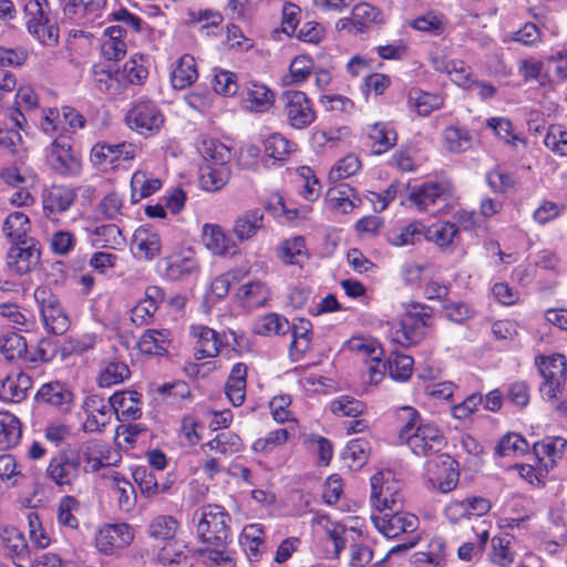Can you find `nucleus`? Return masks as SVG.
Masks as SVG:
<instances>
[{"label": "nucleus", "instance_id": "obj_1", "mask_svg": "<svg viewBox=\"0 0 567 567\" xmlns=\"http://www.w3.org/2000/svg\"><path fill=\"white\" fill-rule=\"evenodd\" d=\"M110 446L100 440H87L78 446L59 450L49 461L45 477L61 489H70L82 472L94 473L111 464Z\"/></svg>", "mask_w": 567, "mask_h": 567}, {"label": "nucleus", "instance_id": "obj_2", "mask_svg": "<svg viewBox=\"0 0 567 567\" xmlns=\"http://www.w3.org/2000/svg\"><path fill=\"white\" fill-rule=\"evenodd\" d=\"M197 537L207 546H226L230 539V516L219 505H206L194 513Z\"/></svg>", "mask_w": 567, "mask_h": 567}, {"label": "nucleus", "instance_id": "obj_3", "mask_svg": "<svg viewBox=\"0 0 567 567\" xmlns=\"http://www.w3.org/2000/svg\"><path fill=\"white\" fill-rule=\"evenodd\" d=\"M432 321L431 309L421 303H411L402 315L400 328L393 332V340L403 347L417 344L427 334Z\"/></svg>", "mask_w": 567, "mask_h": 567}, {"label": "nucleus", "instance_id": "obj_4", "mask_svg": "<svg viewBox=\"0 0 567 567\" xmlns=\"http://www.w3.org/2000/svg\"><path fill=\"white\" fill-rule=\"evenodd\" d=\"M33 296L44 329L52 334H63L70 327V319L58 296L45 286L38 287Z\"/></svg>", "mask_w": 567, "mask_h": 567}, {"label": "nucleus", "instance_id": "obj_5", "mask_svg": "<svg viewBox=\"0 0 567 567\" xmlns=\"http://www.w3.org/2000/svg\"><path fill=\"white\" fill-rule=\"evenodd\" d=\"M543 382L540 393L547 400H554L561 392L567 377V363L563 354L538 355L535 359Z\"/></svg>", "mask_w": 567, "mask_h": 567}, {"label": "nucleus", "instance_id": "obj_6", "mask_svg": "<svg viewBox=\"0 0 567 567\" xmlns=\"http://www.w3.org/2000/svg\"><path fill=\"white\" fill-rule=\"evenodd\" d=\"M402 499L401 484L390 471L378 472L371 477V502L379 513L400 509Z\"/></svg>", "mask_w": 567, "mask_h": 567}, {"label": "nucleus", "instance_id": "obj_7", "mask_svg": "<svg viewBox=\"0 0 567 567\" xmlns=\"http://www.w3.org/2000/svg\"><path fill=\"white\" fill-rule=\"evenodd\" d=\"M125 122L138 134H156L164 123V115L157 104L150 100L137 101L126 113Z\"/></svg>", "mask_w": 567, "mask_h": 567}, {"label": "nucleus", "instance_id": "obj_8", "mask_svg": "<svg viewBox=\"0 0 567 567\" xmlns=\"http://www.w3.org/2000/svg\"><path fill=\"white\" fill-rule=\"evenodd\" d=\"M280 100L282 102V114L291 127L303 130L315 122L316 112L306 93L286 91Z\"/></svg>", "mask_w": 567, "mask_h": 567}, {"label": "nucleus", "instance_id": "obj_9", "mask_svg": "<svg viewBox=\"0 0 567 567\" xmlns=\"http://www.w3.org/2000/svg\"><path fill=\"white\" fill-rule=\"evenodd\" d=\"M45 157L49 167L61 176L70 177L81 173V159L73 153L70 143L63 136L56 137L50 144Z\"/></svg>", "mask_w": 567, "mask_h": 567}, {"label": "nucleus", "instance_id": "obj_10", "mask_svg": "<svg viewBox=\"0 0 567 567\" xmlns=\"http://www.w3.org/2000/svg\"><path fill=\"white\" fill-rule=\"evenodd\" d=\"M371 519L374 527L388 538L413 533L419 527V518L415 515L400 509L380 512L372 515Z\"/></svg>", "mask_w": 567, "mask_h": 567}, {"label": "nucleus", "instance_id": "obj_11", "mask_svg": "<svg viewBox=\"0 0 567 567\" xmlns=\"http://www.w3.org/2000/svg\"><path fill=\"white\" fill-rule=\"evenodd\" d=\"M417 456H430L441 452L446 445L442 431L433 423L421 424L404 442Z\"/></svg>", "mask_w": 567, "mask_h": 567}, {"label": "nucleus", "instance_id": "obj_12", "mask_svg": "<svg viewBox=\"0 0 567 567\" xmlns=\"http://www.w3.org/2000/svg\"><path fill=\"white\" fill-rule=\"evenodd\" d=\"M136 156V146L132 143H96L91 150V162L103 169L116 168L122 162H130Z\"/></svg>", "mask_w": 567, "mask_h": 567}, {"label": "nucleus", "instance_id": "obj_13", "mask_svg": "<svg viewBox=\"0 0 567 567\" xmlns=\"http://www.w3.org/2000/svg\"><path fill=\"white\" fill-rule=\"evenodd\" d=\"M134 539L133 528L126 524H109L102 526L95 534V547L104 555H112L116 550L124 549Z\"/></svg>", "mask_w": 567, "mask_h": 567}, {"label": "nucleus", "instance_id": "obj_14", "mask_svg": "<svg viewBox=\"0 0 567 567\" xmlns=\"http://www.w3.org/2000/svg\"><path fill=\"white\" fill-rule=\"evenodd\" d=\"M28 31L33 35H59L54 18L50 16L48 0H30L24 6Z\"/></svg>", "mask_w": 567, "mask_h": 567}, {"label": "nucleus", "instance_id": "obj_15", "mask_svg": "<svg viewBox=\"0 0 567 567\" xmlns=\"http://www.w3.org/2000/svg\"><path fill=\"white\" fill-rule=\"evenodd\" d=\"M452 193L447 181H429L411 188L408 199L419 212H426L437 200H446Z\"/></svg>", "mask_w": 567, "mask_h": 567}, {"label": "nucleus", "instance_id": "obj_16", "mask_svg": "<svg viewBox=\"0 0 567 567\" xmlns=\"http://www.w3.org/2000/svg\"><path fill=\"white\" fill-rule=\"evenodd\" d=\"M41 250L35 239L25 244H11L7 252V266L17 275L30 272L40 262Z\"/></svg>", "mask_w": 567, "mask_h": 567}, {"label": "nucleus", "instance_id": "obj_17", "mask_svg": "<svg viewBox=\"0 0 567 567\" xmlns=\"http://www.w3.org/2000/svg\"><path fill=\"white\" fill-rule=\"evenodd\" d=\"M491 502L482 496H471L463 499H452L444 508V515L451 523H460L473 516H484L491 509Z\"/></svg>", "mask_w": 567, "mask_h": 567}, {"label": "nucleus", "instance_id": "obj_18", "mask_svg": "<svg viewBox=\"0 0 567 567\" xmlns=\"http://www.w3.org/2000/svg\"><path fill=\"white\" fill-rule=\"evenodd\" d=\"M78 195L66 185H52L42 193V208L45 217L54 219L56 215L70 209Z\"/></svg>", "mask_w": 567, "mask_h": 567}, {"label": "nucleus", "instance_id": "obj_19", "mask_svg": "<svg viewBox=\"0 0 567 567\" xmlns=\"http://www.w3.org/2000/svg\"><path fill=\"white\" fill-rule=\"evenodd\" d=\"M86 419L83 423V430L89 433L99 432L104 429L112 419V406L100 395L87 396L83 403Z\"/></svg>", "mask_w": 567, "mask_h": 567}, {"label": "nucleus", "instance_id": "obj_20", "mask_svg": "<svg viewBox=\"0 0 567 567\" xmlns=\"http://www.w3.org/2000/svg\"><path fill=\"white\" fill-rule=\"evenodd\" d=\"M158 234L148 227H138L132 238L131 251L138 260H152L161 252Z\"/></svg>", "mask_w": 567, "mask_h": 567}, {"label": "nucleus", "instance_id": "obj_21", "mask_svg": "<svg viewBox=\"0 0 567 567\" xmlns=\"http://www.w3.org/2000/svg\"><path fill=\"white\" fill-rule=\"evenodd\" d=\"M109 403L121 422L137 420L142 415L141 394L136 391H117L110 396Z\"/></svg>", "mask_w": 567, "mask_h": 567}, {"label": "nucleus", "instance_id": "obj_22", "mask_svg": "<svg viewBox=\"0 0 567 567\" xmlns=\"http://www.w3.org/2000/svg\"><path fill=\"white\" fill-rule=\"evenodd\" d=\"M31 388L32 380L27 373L12 371L0 380V400L10 403L21 402Z\"/></svg>", "mask_w": 567, "mask_h": 567}, {"label": "nucleus", "instance_id": "obj_23", "mask_svg": "<svg viewBox=\"0 0 567 567\" xmlns=\"http://www.w3.org/2000/svg\"><path fill=\"white\" fill-rule=\"evenodd\" d=\"M163 300L164 292L159 287H147L144 298L131 310L132 322L136 326L148 324Z\"/></svg>", "mask_w": 567, "mask_h": 567}, {"label": "nucleus", "instance_id": "obj_24", "mask_svg": "<svg viewBox=\"0 0 567 567\" xmlns=\"http://www.w3.org/2000/svg\"><path fill=\"white\" fill-rule=\"evenodd\" d=\"M198 261L192 250L166 258L165 276L171 280H183L198 272Z\"/></svg>", "mask_w": 567, "mask_h": 567}, {"label": "nucleus", "instance_id": "obj_25", "mask_svg": "<svg viewBox=\"0 0 567 567\" xmlns=\"http://www.w3.org/2000/svg\"><path fill=\"white\" fill-rule=\"evenodd\" d=\"M103 480L112 488L118 508L123 512L132 511L136 504V494L132 483L115 471L105 473Z\"/></svg>", "mask_w": 567, "mask_h": 567}, {"label": "nucleus", "instance_id": "obj_26", "mask_svg": "<svg viewBox=\"0 0 567 567\" xmlns=\"http://www.w3.org/2000/svg\"><path fill=\"white\" fill-rule=\"evenodd\" d=\"M326 203L330 210L338 214H349L361 200L354 188L348 184H341L328 189Z\"/></svg>", "mask_w": 567, "mask_h": 567}, {"label": "nucleus", "instance_id": "obj_27", "mask_svg": "<svg viewBox=\"0 0 567 567\" xmlns=\"http://www.w3.org/2000/svg\"><path fill=\"white\" fill-rule=\"evenodd\" d=\"M566 445L567 441L560 436L546 437L534 443V454L546 473L561 458Z\"/></svg>", "mask_w": 567, "mask_h": 567}, {"label": "nucleus", "instance_id": "obj_28", "mask_svg": "<svg viewBox=\"0 0 567 567\" xmlns=\"http://www.w3.org/2000/svg\"><path fill=\"white\" fill-rule=\"evenodd\" d=\"M203 243L214 255H234L237 249L231 236L218 225H204Z\"/></svg>", "mask_w": 567, "mask_h": 567}, {"label": "nucleus", "instance_id": "obj_29", "mask_svg": "<svg viewBox=\"0 0 567 567\" xmlns=\"http://www.w3.org/2000/svg\"><path fill=\"white\" fill-rule=\"evenodd\" d=\"M31 223L22 212L10 213L2 223V234L10 244H25L33 238L29 236Z\"/></svg>", "mask_w": 567, "mask_h": 567}, {"label": "nucleus", "instance_id": "obj_30", "mask_svg": "<svg viewBox=\"0 0 567 567\" xmlns=\"http://www.w3.org/2000/svg\"><path fill=\"white\" fill-rule=\"evenodd\" d=\"M275 102L274 92L265 84L251 81L245 87L244 104L251 112L262 113Z\"/></svg>", "mask_w": 567, "mask_h": 567}, {"label": "nucleus", "instance_id": "obj_31", "mask_svg": "<svg viewBox=\"0 0 567 567\" xmlns=\"http://www.w3.org/2000/svg\"><path fill=\"white\" fill-rule=\"evenodd\" d=\"M342 28H346L348 23L352 24L357 32H367L372 24H379L383 22L381 12L373 6L362 2L352 9L351 17L340 20Z\"/></svg>", "mask_w": 567, "mask_h": 567}, {"label": "nucleus", "instance_id": "obj_32", "mask_svg": "<svg viewBox=\"0 0 567 567\" xmlns=\"http://www.w3.org/2000/svg\"><path fill=\"white\" fill-rule=\"evenodd\" d=\"M192 333L196 341V358H214L219 353L223 344L219 334L205 326H193Z\"/></svg>", "mask_w": 567, "mask_h": 567}, {"label": "nucleus", "instance_id": "obj_33", "mask_svg": "<svg viewBox=\"0 0 567 567\" xmlns=\"http://www.w3.org/2000/svg\"><path fill=\"white\" fill-rule=\"evenodd\" d=\"M172 333L167 329H150L140 338L137 347L142 353L161 355L168 351Z\"/></svg>", "mask_w": 567, "mask_h": 567}, {"label": "nucleus", "instance_id": "obj_34", "mask_svg": "<svg viewBox=\"0 0 567 567\" xmlns=\"http://www.w3.org/2000/svg\"><path fill=\"white\" fill-rule=\"evenodd\" d=\"M198 78L196 62L189 54L182 55L174 64L171 72V83L176 90L190 86Z\"/></svg>", "mask_w": 567, "mask_h": 567}, {"label": "nucleus", "instance_id": "obj_35", "mask_svg": "<svg viewBox=\"0 0 567 567\" xmlns=\"http://www.w3.org/2000/svg\"><path fill=\"white\" fill-rule=\"evenodd\" d=\"M236 297L243 307L247 309H255L267 303L270 299V290L261 281H251L240 286Z\"/></svg>", "mask_w": 567, "mask_h": 567}, {"label": "nucleus", "instance_id": "obj_36", "mask_svg": "<svg viewBox=\"0 0 567 567\" xmlns=\"http://www.w3.org/2000/svg\"><path fill=\"white\" fill-rule=\"evenodd\" d=\"M247 367L244 363H236L227 379L225 393L233 405L239 406L246 398Z\"/></svg>", "mask_w": 567, "mask_h": 567}, {"label": "nucleus", "instance_id": "obj_37", "mask_svg": "<svg viewBox=\"0 0 567 567\" xmlns=\"http://www.w3.org/2000/svg\"><path fill=\"white\" fill-rule=\"evenodd\" d=\"M179 529L178 520L171 515H158L147 525L146 533L155 542L161 544L175 539Z\"/></svg>", "mask_w": 567, "mask_h": 567}, {"label": "nucleus", "instance_id": "obj_38", "mask_svg": "<svg viewBox=\"0 0 567 567\" xmlns=\"http://www.w3.org/2000/svg\"><path fill=\"white\" fill-rule=\"evenodd\" d=\"M157 559L169 567H189L190 558L187 545L181 540H171L163 544L161 547Z\"/></svg>", "mask_w": 567, "mask_h": 567}, {"label": "nucleus", "instance_id": "obj_39", "mask_svg": "<svg viewBox=\"0 0 567 567\" xmlns=\"http://www.w3.org/2000/svg\"><path fill=\"white\" fill-rule=\"evenodd\" d=\"M264 225V214L260 209H249L238 216L234 223L233 231L239 240L252 238Z\"/></svg>", "mask_w": 567, "mask_h": 567}, {"label": "nucleus", "instance_id": "obj_40", "mask_svg": "<svg viewBox=\"0 0 567 567\" xmlns=\"http://www.w3.org/2000/svg\"><path fill=\"white\" fill-rule=\"evenodd\" d=\"M244 443L234 432H221L202 446L204 453L214 452L216 456L227 457L243 450Z\"/></svg>", "mask_w": 567, "mask_h": 567}, {"label": "nucleus", "instance_id": "obj_41", "mask_svg": "<svg viewBox=\"0 0 567 567\" xmlns=\"http://www.w3.org/2000/svg\"><path fill=\"white\" fill-rule=\"evenodd\" d=\"M414 567H444L445 545L440 537L433 538L426 551H416L411 557Z\"/></svg>", "mask_w": 567, "mask_h": 567}, {"label": "nucleus", "instance_id": "obj_42", "mask_svg": "<svg viewBox=\"0 0 567 567\" xmlns=\"http://www.w3.org/2000/svg\"><path fill=\"white\" fill-rule=\"evenodd\" d=\"M38 398L61 411H68L72 403V393L61 382L43 384L38 391Z\"/></svg>", "mask_w": 567, "mask_h": 567}, {"label": "nucleus", "instance_id": "obj_43", "mask_svg": "<svg viewBox=\"0 0 567 567\" xmlns=\"http://www.w3.org/2000/svg\"><path fill=\"white\" fill-rule=\"evenodd\" d=\"M162 181L145 171H136L131 178V200L137 203L156 193Z\"/></svg>", "mask_w": 567, "mask_h": 567}, {"label": "nucleus", "instance_id": "obj_44", "mask_svg": "<svg viewBox=\"0 0 567 567\" xmlns=\"http://www.w3.org/2000/svg\"><path fill=\"white\" fill-rule=\"evenodd\" d=\"M429 241L434 243L440 248L449 249L457 245L458 229L449 221H441L431 225L424 233Z\"/></svg>", "mask_w": 567, "mask_h": 567}, {"label": "nucleus", "instance_id": "obj_45", "mask_svg": "<svg viewBox=\"0 0 567 567\" xmlns=\"http://www.w3.org/2000/svg\"><path fill=\"white\" fill-rule=\"evenodd\" d=\"M486 126L494 134L512 148L517 150L519 145L526 146V140L522 133L515 131L513 123L506 117H491L486 121Z\"/></svg>", "mask_w": 567, "mask_h": 567}, {"label": "nucleus", "instance_id": "obj_46", "mask_svg": "<svg viewBox=\"0 0 567 567\" xmlns=\"http://www.w3.org/2000/svg\"><path fill=\"white\" fill-rule=\"evenodd\" d=\"M21 436L22 427L19 419L7 411H0V450L16 446Z\"/></svg>", "mask_w": 567, "mask_h": 567}, {"label": "nucleus", "instance_id": "obj_47", "mask_svg": "<svg viewBox=\"0 0 567 567\" xmlns=\"http://www.w3.org/2000/svg\"><path fill=\"white\" fill-rule=\"evenodd\" d=\"M408 101L421 116L429 115L432 111L442 107L444 103L442 95L424 92L416 87L409 91Z\"/></svg>", "mask_w": 567, "mask_h": 567}, {"label": "nucleus", "instance_id": "obj_48", "mask_svg": "<svg viewBox=\"0 0 567 567\" xmlns=\"http://www.w3.org/2000/svg\"><path fill=\"white\" fill-rule=\"evenodd\" d=\"M369 138L373 142V152L375 154L385 153L395 145L398 135L394 128L383 122H377L369 127Z\"/></svg>", "mask_w": 567, "mask_h": 567}, {"label": "nucleus", "instance_id": "obj_49", "mask_svg": "<svg viewBox=\"0 0 567 567\" xmlns=\"http://www.w3.org/2000/svg\"><path fill=\"white\" fill-rule=\"evenodd\" d=\"M252 330L260 336H281L290 331V323L282 315L269 312L256 319Z\"/></svg>", "mask_w": 567, "mask_h": 567}, {"label": "nucleus", "instance_id": "obj_50", "mask_svg": "<svg viewBox=\"0 0 567 567\" xmlns=\"http://www.w3.org/2000/svg\"><path fill=\"white\" fill-rule=\"evenodd\" d=\"M292 341L289 346L292 357H301L308 351L312 338V326L309 320L299 319L290 326Z\"/></svg>", "mask_w": 567, "mask_h": 567}, {"label": "nucleus", "instance_id": "obj_51", "mask_svg": "<svg viewBox=\"0 0 567 567\" xmlns=\"http://www.w3.org/2000/svg\"><path fill=\"white\" fill-rule=\"evenodd\" d=\"M348 349L364 362L383 357V349L377 339L372 337H352L347 342Z\"/></svg>", "mask_w": 567, "mask_h": 567}, {"label": "nucleus", "instance_id": "obj_52", "mask_svg": "<svg viewBox=\"0 0 567 567\" xmlns=\"http://www.w3.org/2000/svg\"><path fill=\"white\" fill-rule=\"evenodd\" d=\"M424 226L417 220H413L406 225L393 227L386 233V240L390 245L402 247L413 245L422 235Z\"/></svg>", "mask_w": 567, "mask_h": 567}, {"label": "nucleus", "instance_id": "obj_53", "mask_svg": "<svg viewBox=\"0 0 567 567\" xmlns=\"http://www.w3.org/2000/svg\"><path fill=\"white\" fill-rule=\"evenodd\" d=\"M228 166L206 164L200 168V185L207 192H216L223 188L229 181Z\"/></svg>", "mask_w": 567, "mask_h": 567}, {"label": "nucleus", "instance_id": "obj_54", "mask_svg": "<svg viewBox=\"0 0 567 567\" xmlns=\"http://www.w3.org/2000/svg\"><path fill=\"white\" fill-rule=\"evenodd\" d=\"M457 463L449 456L442 462V470L437 477H431L429 483L441 493L453 491L458 483Z\"/></svg>", "mask_w": 567, "mask_h": 567}, {"label": "nucleus", "instance_id": "obj_55", "mask_svg": "<svg viewBox=\"0 0 567 567\" xmlns=\"http://www.w3.org/2000/svg\"><path fill=\"white\" fill-rule=\"evenodd\" d=\"M4 184L13 188H30L35 185L38 175L29 167H6L0 172Z\"/></svg>", "mask_w": 567, "mask_h": 567}, {"label": "nucleus", "instance_id": "obj_56", "mask_svg": "<svg viewBox=\"0 0 567 567\" xmlns=\"http://www.w3.org/2000/svg\"><path fill=\"white\" fill-rule=\"evenodd\" d=\"M324 530L326 556L338 558L347 544V528L343 525L330 523Z\"/></svg>", "mask_w": 567, "mask_h": 567}, {"label": "nucleus", "instance_id": "obj_57", "mask_svg": "<svg viewBox=\"0 0 567 567\" xmlns=\"http://www.w3.org/2000/svg\"><path fill=\"white\" fill-rule=\"evenodd\" d=\"M130 374V369L124 362L109 361L101 368L97 383L102 388H110L124 382L128 379Z\"/></svg>", "mask_w": 567, "mask_h": 567}, {"label": "nucleus", "instance_id": "obj_58", "mask_svg": "<svg viewBox=\"0 0 567 567\" xmlns=\"http://www.w3.org/2000/svg\"><path fill=\"white\" fill-rule=\"evenodd\" d=\"M313 61L309 55L296 56L290 65L289 73L282 78L285 85H299L308 80L313 71Z\"/></svg>", "mask_w": 567, "mask_h": 567}, {"label": "nucleus", "instance_id": "obj_59", "mask_svg": "<svg viewBox=\"0 0 567 567\" xmlns=\"http://www.w3.org/2000/svg\"><path fill=\"white\" fill-rule=\"evenodd\" d=\"M112 17L118 24L105 28L103 35H113L115 32L118 35L141 32V19L130 13L126 9L113 12Z\"/></svg>", "mask_w": 567, "mask_h": 567}, {"label": "nucleus", "instance_id": "obj_60", "mask_svg": "<svg viewBox=\"0 0 567 567\" xmlns=\"http://www.w3.org/2000/svg\"><path fill=\"white\" fill-rule=\"evenodd\" d=\"M93 243L100 247L117 249L125 244V238L118 226L106 224L94 229Z\"/></svg>", "mask_w": 567, "mask_h": 567}, {"label": "nucleus", "instance_id": "obj_61", "mask_svg": "<svg viewBox=\"0 0 567 567\" xmlns=\"http://www.w3.org/2000/svg\"><path fill=\"white\" fill-rule=\"evenodd\" d=\"M105 4L106 0H70L64 7V13L69 18L94 19Z\"/></svg>", "mask_w": 567, "mask_h": 567}, {"label": "nucleus", "instance_id": "obj_62", "mask_svg": "<svg viewBox=\"0 0 567 567\" xmlns=\"http://www.w3.org/2000/svg\"><path fill=\"white\" fill-rule=\"evenodd\" d=\"M529 450L528 442L518 433L505 434L495 446V454L501 457L524 455Z\"/></svg>", "mask_w": 567, "mask_h": 567}, {"label": "nucleus", "instance_id": "obj_63", "mask_svg": "<svg viewBox=\"0 0 567 567\" xmlns=\"http://www.w3.org/2000/svg\"><path fill=\"white\" fill-rule=\"evenodd\" d=\"M133 477L135 483L138 485L142 494L146 496H153L158 493L165 492L169 488L173 481L161 485L155 476V474L146 467H137L133 472Z\"/></svg>", "mask_w": 567, "mask_h": 567}, {"label": "nucleus", "instance_id": "obj_64", "mask_svg": "<svg viewBox=\"0 0 567 567\" xmlns=\"http://www.w3.org/2000/svg\"><path fill=\"white\" fill-rule=\"evenodd\" d=\"M264 148L267 156L282 163L293 151V144L281 134L274 133L264 141Z\"/></svg>", "mask_w": 567, "mask_h": 567}]
</instances>
